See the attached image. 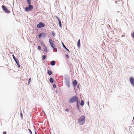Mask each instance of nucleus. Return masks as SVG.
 Returning <instances> with one entry per match:
<instances>
[{"instance_id":"f257e3e1","label":"nucleus","mask_w":134,"mask_h":134,"mask_svg":"<svg viewBox=\"0 0 134 134\" xmlns=\"http://www.w3.org/2000/svg\"><path fill=\"white\" fill-rule=\"evenodd\" d=\"M49 42L51 46L53 49L54 51L56 52L57 50V48L55 47V46L54 44V41L51 39H49Z\"/></svg>"},{"instance_id":"f03ea898","label":"nucleus","mask_w":134,"mask_h":134,"mask_svg":"<svg viewBox=\"0 0 134 134\" xmlns=\"http://www.w3.org/2000/svg\"><path fill=\"white\" fill-rule=\"evenodd\" d=\"M85 122V117L84 115L80 116L78 119V122L80 125H83Z\"/></svg>"},{"instance_id":"7ed1b4c3","label":"nucleus","mask_w":134,"mask_h":134,"mask_svg":"<svg viewBox=\"0 0 134 134\" xmlns=\"http://www.w3.org/2000/svg\"><path fill=\"white\" fill-rule=\"evenodd\" d=\"M31 3H28L29 5V6L27 7H26L25 8V10L26 11H29L33 9V6L31 5Z\"/></svg>"},{"instance_id":"20e7f679","label":"nucleus","mask_w":134,"mask_h":134,"mask_svg":"<svg viewBox=\"0 0 134 134\" xmlns=\"http://www.w3.org/2000/svg\"><path fill=\"white\" fill-rule=\"evenodd\" d=\"M77 97L76 96H74L72 97L71 98H70L69 100V102L70 103H72L76 101L77 100Z\"/></svg>"},{"instance_id":"39448f33","label":"nucleus","mask_w":134,"mask_h":134,"mask_svg":"<svg viewBox=\"0 0 134 134\" xmlns=\"http://www.w3.org/2000/svg\"><path fill=\"white\" fill-rule=\"evenodd\" d=\"M2 8L3 10L6 13H8L10 12V11L6 8L5 6L2 5Z\"/></svg>"},{"instance_id":"423d86ee","label":"nucleus","mask_w":134,"mask_h":134,"mask_svg":"<svg viewBox=\"0 0 134 134\" xmlns=\"http://www.w3.org/2000/svg\"><path fill=\"white\" fill-rule=\"evenodd\" d=\"M45 24L42 22H40L37 25V27L38 28H41L44 27Z\"/></svg>"},{"instance_id":"0eeeda50","label":"nucleus","mask_w":134,"mask_h":134,"mask_svg":"<svg viewBox=\"0 0 134 134\" xmlns=\"http://www.w3.org/2000/svg\"><path fill=\"white\" fill-rule=\"evenodd\" d=\"M131 83L134 86V79L132 77H131L130 79Z\"/></svg>"},{"instance_id":"6e6552de","label":"nucleus","mask_w":134,"mask_h":134,"mask_svg":"<svg viewBox=\"0 0 134 134\" xmlns=\"http://www.w3.org/2000/svg\"><path fill=\"white\" fill-rule=\"evenodd\" d=\"M77 83V81L76 80H75L73 82V84L74 87L75 86Z\"/></svg>"},{"instance_id":"1a4fd4ad","label":"nucleus","mask_w":134,"mask_h":134,"mask_svg":"<svg viewBox=\"0 0 134 134\" xmlns=\"http://www.w3.org/2000/svg\"><path fill=\"white\" fill-rule=\"evenodd\" d=\"M55 64V62L54 61H52L51 62V65H54Z\"/></svg>"},{"instance_id":"9d476101","label":"nucleus","mask_w":134,"mask_h":134,"mask_svg":"<svg viewBox=\"0 0 134 134\" xmlns=\"http://www.w3.org/2000/svg\"><path fill=\"white\" fill-rule=\"evenodd\" d=\"M62 43L63 46L64 48L66 50H67V51L69 53L70 51H69V50L64 45V44L63 43Z\"/></svg>"},{"instance_id":"9b49d317","label":"nucleus","mask_w":134,"mask_h":134,"mask_svg":"<svg viewBox=\"0 0 134 134\" xmlns=\"http://www.w3.org/2000/svg\"><path fill=\"white\" fill-rule=\"evenodd\" d=\"M77 46L78 47H79L80 45V40L79 39L78 40L77 44Z\"/></svg>"},{"instance_id":"f8f14e48","label":"nucleus","mask_w":134,"mask_h":134,"mask_svg":"<svg viewBox=\"0 0 134 134\" xmlns=\"http://www.w3.org/2000/svg\"><path fill=\"white\" fill-rule=\"evenodd\" d=\"M43 50L44 52H47V48L46 47H44L43 48Z\"/></svg>"},{"instance_id":"ddd939ff","label":"nucleus","mask_w":134,"mask_h":134,"mask_svg":"<svg viewBox=\"0 0 134 134\" xmlns=\"http://www.w3.org/2000/svg\"><path fill=\"white\" fill-rule=\"evenodd\" d=\"M13 59L16 62H17V61H18V60L17 59H16V58L15 57V56L14 55H13Z\"/></svg>"},{"instance_id":"4468645a","label":"nucleus","mask_w":134,"mask_h":134,"mask_svg":"<svg viewBox=\"0 0 134 134\" xmlns=\"http://www.w3.org/2000/svg\"><path fill=\"white\" fill-rule=\"evenodd\" d=\"M84 102L83 100H82L81 101L80 105H81L83 106L84 105Z\"/></svg>"},{"instance_id":"2eb2a0df","label":"nucleus","mask_w":134,"mask_h":134,"mask_svg":"<svg viewBox=\"0 0 134 134\" xmlns=\"http://www.w3.org/2000/svg\"><path fill=\"white\" fill-rule=\"evenodd\" d=\"M47 73L49 75H51L52 74V72L49 70H48L47 71Z\"/></svg>"},{"instance_id":"dca6fc26","label":"nucleus","mask_w":134,"mask_h":134,"mask_svg":"<svg viewBox=\"0 0 134 134\" xmlns=\"http://www.w3.org/2000/svg\"><path fill=\"white\" fill-rule=\"evenodd\" d=\"M41 45L42 46H43V47H46V46L44 44V43L42 42L41 43Z\"/></svg>"},{"instance_id":"f3484780","label":"nucleus","mask_w":134,"mask_h":134,"mask_svg":"<svg viewBox=\"0 0 134 134\" xmlns=\"http://www.w3.org/2000/svg\"><path fill=\"white\" fill-rule=\"evenodd\" d=\"M59 26L60 27H62V25H61V21L60 20H59Z\"/></svg>"},{"instance_id":"a211bd4d","label":"nucleus","mask_w":134,"mask_h":134,"mask_svg":"<svg viewBox=\"0 0 134 134\" xmlns=\"http://www.w3.org/2000/svg\"><path fill=\"white\" fill-rule=\"evenodd\" d=\"M49 81L51 83H53V79L52 77H51L49 79Z\"/></svg>"},{"instance_id":"6ab92c4d","label":"nucleus","mask_w":134,"mask_h":134,"mask_svg":"<svg viewBox=\"0 0 134 134\" xmlns=\"http://www.w3.org/2000/svg\"><path fill=\"white\" fill-rule=\"evenodd\" d=\"M77 108H79V104L78 103V100H77Z\"/></svg>"},{"instance_id":"aec40b11","label":"nucleus","mask_w":134,"mask_h":134,"mask_svg":"<svg viewBox=\"0 0 134 134\" xmlns=\"http://www.w3.org/2000/svg\"><path fill=\"white\" fill-rule=\"evenodd\" d=\"M52 34L53 36H54L55 35V33L54 31H52Z\"/></svg>"},{"instance_id":"412c9836","label":"nucleus","mask_w":134,"mask_h":134,"mask_svg":"<svg viewBox=\"0 0 134 134\" xmlns=\"http://www.w3.org/2000/svg\"><path fill=\"white\" fill-rule=\"evenodd\" d=\"M46 56L45 55H43V57H42V59L43 60H44V59H45V58H46Z\"/></svg>"},{"instance_id":"4be33fe9","label":"nucleus","mask_w":134,"mask_h":134,"mask_svg":"<svg viewBox=\"0 0 134 134\" xmlns=\"http://www.w3.org/2000/svg\"><path fill=\"white\" fill-rule=\"evenodd\" d=\"M31 81V78H29V81H28V84L29 85L30 84V82Z\"/></svg>"},{"instance_id":"5701e85b","label":"nucleus","mask_w":134,"mask_h":134,"mask_svg":"<svg viewBox=\"0 0 134 134\" xmlns=\"http://www.w3.org/2000/svg\"><path fill=\"white\" fill-rule=\"evenodd\" d=\"M27 3H31V0H26Z\"/></svg>"},{"instance_id":"b1692460","label":"nucleus","mask_w":134,"mask_h":134,"mask_svg":"<svg viewBox=\"0 0 134 134\" xmlns=\"http://www.w3.org/2000/svg\"><path fill=\"white\" fill-rule=\"evenodd\" d=\"M132 36L133 38H134V32L132 33Z\"/></svg>"},{"instance_id":"393cba45","label":"nucleus","mask_w":134,"mask_h":134,"mask_svg":"<svg viewBox=\"0 0 134 134\" xmlns=\"http://www.w3.org/2000/svg\"><path fill=\"white\" fill-rule=\"evenodd\" d=\"M28 130H29V132H30V133L31 134H32V131H31V130H30V129H28Z\"/></svg>"},{"instance_id":"a878e982","label":"nucleus","mask_w":134,"mask_h":134,"mask_svg":"<svg viewBox=\"0 0 134 134\" xmlns=\"http://www.w3.org/2000/svg\"><path fill=\"white\" fill-rule=\"evenodd\" d=\"M67 86L68 87H69V81L67 82Z\"/></svg>"},{"instance_id":"bb28decb","label":"nucleus","mask_w":134,"mask_h":134,"mask_svg":"<svg viewBox=\"0 0 134 134\" xmlns=\"http://www.w3.org/2000/svg\"><path fill=\"white\" fill-rule=\"evenodd\" d=\"M42 35V34H41V33H40L39 34V38H40V37Z\"/></svg>"},{"instance_id":"cd10ccee","label":"nucleus","mask_w":134,"mask_h":134,"mask_svg":"<svg viewBox=\"0 0 134 134\" xmlns=\"http://www.w3.org/2000/svg\"><path fill=\"white\" fill-rule=\"evenodd\" d=\"M41 47L40 46H39L38 47V50H40L41 49Z\"/></svg>"},{"instance_id":"c85d7f7f","label":"nucleus","mask_w":134,"mask_h":134,"mask_svg":"<svg viewBox=\"0 0 134 134\" xmlns=\"http://www.w3.org/2000/svg\"><path fill=\"white\" fill-rule=\"evenodd\" d=\"M20 116L22 118H23V114H22V113L21 111V113H20Z\"/></svg>"},{"instance_id":"c756f323","label":"nucleus","mask_w":134,"mask_h":134,"mask_svg":"<svg viewBox=\"0 0 134 134\" xmlns=\"http://www.w3.org/2000/svg\"><path fill=\"white\" fill-rule=\"evenodd\" d=\"M16 63L18 66H19V62L18 60L17 61V62H16Z\"/></svg>"},{"instance_id":"7c9ffc66","label":"nucleus","mask_w":134,"mask_h":134,"mask_svg":"<svg viewBox=\"0 0 134 134\" xmlns=\"http://www.w3.org/2000/svg\"><path fill=\"white\" fill-rule=\"evenodd\" d=\"M6 133H7V132L5 131H4L3 132V134H6Z\"/></svg>"},{"instance_id":"2f4dec72","label":"nucleus","mask_w":134,"mask_h":134,"mask_svg":"<svg viewBox=\"0 0 134 134\" xmlns=\"http://www.w3.org/2000/svg\"><path fill=\"white\" fill-rule=\"evenodd\" d=\"M53 87L54 88H55L56 87V85L55 84H54L53 85Z\"/></svg>"},{"instance_id":"473e14b6","label":"nucleus","mask_w":134,"mask_h":134,"mask_svg":"<svg viewBox=\"0 0 134 134\" xmlns=\"http://www.w3.org/2000/svg\"><path fill=\"white\" fill-rule=\"evenodd\" d=\"M66 57L68 58H69V56L68 55H66Z\"/></svg>"},{"instance_id":"72a5a7b5","label":"nucleus","mask_w":134,"mask_h":134,"mask_svg":"<svg viewBox=\"0 0 134 134\" xmlns=\"http://www.w3.org/2000/svg\"><path fill=\"white\" fill-rule=\"evenodd\" d=\"M65 110L66 111H68L69 110L68 109H65Z\"/></svg>"},{"instance_id":"f704fd0d","label":"nucleus","mask_w":134,"mask_h":134,"mask_svg":"<svg viewBox=\"0 0 134 134\" xmlns=\"http://www.w3.org/2000/svg\"><path fill=\"white\" fill-rule=\"evenodd\" d=\"M35 134H37V133L36 132H35Z\"/></svg>"},{"instance_id":"c9c22d12","label":"nucleus","mask_w":134,"mask_h":134,"mask_svg":"<svg viewBox=\"0 0 134 134\" xmlns=\"http://www.w3.org/2000/svg\"><path fill=\"white\" fill-rule=\"evenodd\" d=\"M133 120H134V116L133 117Z\"/></svg>"}]
</instances>
